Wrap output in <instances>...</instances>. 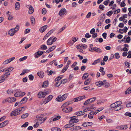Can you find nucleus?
Masks as SVG:
<instances>
[{"mask_svg":"<svg viewBox=\"0 0 131 131\" xmlns=\"http://www.w3.org/2000/svg\"><path fill=\"white\" fill-rule=\"evenodd\" d=\"M10 73L7 72L3 74L0 77V83L4 82L6 78H7L10 75Z\"/></svg>","mask_w":131,"mask_h":131,"instance_id":"f257e3e1","label":"nucleus"},{"mask_svg":"<svg viewBox=\"0 0 131 131\" xmlns=\"http://www.w3.org/2000/svg\"><path fill=\"white\" fill-rule=\"evenodd\" d=\"M72 108L69 106L67 107H64L62 109L63 111L65 113H68L71 112L72 111Z\"/></svg>","mask_w":131,"mask_h":131,"instance_id":"f03ea898","label":"nucleus"},{"mask_svg":"<svg viewBox=\"0 0 131 131\" xmlns=\"http://www.w3.org/2000/svg\"><path fill=\"white\" fill-rule=\"evenodd\" d=\"M16 100V99L15 97H10L6 99L5 101L6 102L12 103L15 102Z\"/></svg>","mask_w":131,"mask_h":131,"instance_id":"7ed1b4c3","label":"nucleus"},{"mask_svg":"<svg viewBox=\"0 0 131 131\" xmlns=\"http://www.w3.org/2000/svg\"><path fill=\"white\" fill-rule=\"evenodd\" d=\"M67 12V10L64 8H62L59 13V15L60 16L64 15Z\"/></svg>","mask_w":131,"mask_h":131,"instance_id":"20e7f679","label":"nucleus"},{"mask_svg":"<svg viewBox=\"0 0 131 131\" xmlns=\"http://www.w3.org/2000/svg\"><path fill=\"white\" fill-rule=\"evenodd\" d=\"M18 112L17 109H15L11 112L10 114V116H15L20 114Z\"/></svg>","mask_w":131,"mask_h":131,"instance_id":"39448f33","label":"nucleus"},{"mask_svg":"<svg viewBox=\"0 0 131 131\" xmlns=\"http://www.w3.org/2000/svg\"><path fill=\"white\" fill-rule=\"evenodd\" d=\"M70 120L69 121L70 123H77L78 122L79 120L78 119H76L74 116L71 117L70 118Z\"/></svg>","mask_w":131,"mask_h":131,"instance_id":"423d86ee","label":"nucleus"},{"mask_svg":"<svg viewBox=\"0 0 131 131\" xmlns=\"http://www.w3.org/2000/svg\"><path fill=\"white\" fill-rule=\"evenodd\" d=\"M93 124V123L91 122H86L83 123L82 126L84 127H86L92 125Z\"/></svg>","mask_w":131,"mask_h":131,"instance_id":"0eeeda50","label":"nucleus"},{"mask_svg":"<svg viewBox=\"0 0 131 131\" xmlns=\"http://www.w3.org/2000/svg\"><path fill=\"white\" fill-rule=\"evenodd\" d=\"M16 32V30H15L13 28H12L9 30L8 34L10 36H13Z\"/></svg>","mask_w":131,"mask_h":131,"instance_id":"6e6552de","label":"nucleus"},{"mask_svg":"<svg viewBox=\"0 0 131 131\" xmlns=\"http://www.w3.org/2000/svg\"><path fill=\"white\" fill-rule=\"evenodd\" d=\"M47 25H45L41 27L39 29V31L41 32H44L47 28Z\"/></svg>","mask_w":131,"mask_h":131,"instance_id":"1a4fd4ad","label":"nucleus"},{"mask_svg":"<svg viewBox=\"0 0 131 131\" xmlns=\"http://www.w3.org/2000/svg\"><path fill=\"white\" fill-rule=\"evenodd\" d=\"M28 99L26 97H25L23 98L19 102V104L20 105L25 103L27 100Z\"/></svg>","mask_w":131,"mask_h":131,"instance_id":"9d476101","label":"nucleus"},{"mask_svg":"<svg viewBox=\"0 0 131 131\" xmlns=\"http://www.w3.org/2000/svg\"><path fill=\"white\" fill-rule=\"evenodd\" d=\"M56 47V46H53L49 48L47 50H46V53H47L51 52L52 51H53L55 48Z\"/></svg>","mask_w":131,"mask_h":131,"instance_id":"9b49d317","label":"nucleus"},{"mask_svg":"<svg viewBox=\"0 0 131 131\" xmlns=\"http://www.w3.org/2000/svg\"><path fill=\"white\" fill-rule=\"evenodd\" d=\"M53 97V96L51 95H49L45 100V104L46 103L51 100Z\"/></svg>","mask_w":131,"mask_h":131,"instance_id":"f8f14e48","label":"nucleus"},{"mask_svg":"<svg viewBox=\"0 0 131 131\" xmlns=\"http://www.w3.org/2000/svg\"><path fill=\"white\" fill-rule=\"evenodd\" d=\"M88 111V110L85 109L83 111H80L76 113V114L78 116H80L84 114L85 112Z\"/></svg>","mask_w":131,"mask_h":131,"instance_id":"ddd939ff","label":"nucleus"},{"mask_svg":"<svg viewBox=\"0 0 131 131\" xmlns=\"http://www.w3.org/2000/svg\"><path fill=\"white\" fill-rule=\"evenodd\" d=\"M29 10L28 11V13L30 14H32L34 12V9L33 7L31 5L29 6Z\"/></svg>","mask_w":131,"mask_h":131,"instance_id":"4468645a","label":"nucleus"},{"mask_svg":"<svg viewBox=\"0 0 131 131\" xmlns=\"http://www.w3.org/2000/svg\"><path fill=\"white\" fill-rule=\"evenodd\" d=\"M38 96L39 98L44 97L45 96L44 92H40L38 93Z\"/></svg>","mask_w":131,"mask_h":131,"instance_id":"2eb2a0df","label":"nucleus"},{"mask_svg":"<svg viewBox=\"0 0 131 131\" xmlns=\"http://www.w3.org/2000/svg\"><path fill=\"white\" fill-rule=\"evenodd\" d=\"M71 103V102H67L64 103L62 106L61 107L63 108L68 107L69 105Z\"/></svg>","mask_w":131,"mask_h":131,"instance_id":"dca6fc26","label":"nucleus"},{"mask_svg":"<svg viewBox=\"0 0 131 131\" xmlns=\"http://www.w3.org/2000/svg\"><path fill=\"white\" fill-rule=\"evenodd\" d=\"M103 82L101 81H99L95 83L96 85L98 86H101L103 85L104 84Z\"/></svg>","mask_w":131,"mask_h":131,"instance_id":"f3484780","label":"nucleus"},{"mask_svg":"<svg viewBox=\"0 0 131 131\" xmlns=\"http://www.w3.org/2000/svg\"><path fill=\"white\" fill-rule=\"evenodd\" d=\"M11 13L9 11L7 12V14L8 16V19L9 20H11L12 19L13 17L10 15Z\"/></svg>","mask_w":131,"mask_h":131,"instance_id":"a211bd4d","label":"nucleus"},{"mask_svg":"<svg viewBox=\"0 0 131 131\" xmlns=\"http://www.w3.org/2000/svg\"><path fill=\"white\" fill-rule=\"evenodd\" d=\"M51 38H49L47 41V44L48 45H52L53 43V42L52 41Z\"/></svg>","mask_w":131,"mask_h":131,"instance_id":"6ab92c4d","label":"nucleus"},{"mask_svg":"<svg viewBox=\"0 0 131 131\" xmlns=\"http://www.w3.org/2000/svg\"><path fill=\"white\" fill-rule=\"evenodd\" d=\"M15 9L17 10H19L20 7V4L19 2H16L15 3Z\"/></svg>","mask_w":131,"mask_h":131,"instance_id":"aec40b11","label":"nucleus"},{"mask_svg":"<svg viewBox=\"0 0 131 131\" xmlns=\"http://www.w3.org/2000/svg\"><path fill=\"white\" fill-rule=\"evenodd\" d=\"M74 125V124L73 123H70V124H69L66 125L65 126V128H70L73 126Z\"/></svg>","mask_w":131,"mask_h":131,"instance_id":"412c9836","label":"nucleus"},{"mask_svg":"<svg viewBox=\"0 0 131 131\" xmlns=\"http://www.w3.org/2000/svg\"><path fill=\"white\" fill-rule=\"evenodd\" d=\"M94 51L98 53H101L102 51L100 49L97 47H94Z\"/></svg>","mask_w":131,"mask_h":131,"instance_id":"4be33fe9","label":"nucleus"},{"mask_svg":"<svg viewBox=\"0 0 131 131\" xmlns=\"http://www.w3.org/2000/svg\"><path fill=\"white\" fill-rule=\"evenodd\" d=\"M118 104H117V102H115L111 104L110 106L112 108H115L117 106H118Z\"/></svg>","mask_w":131,"mask_h":131,"instance_id":"5701e85b","label":"nucleus"},{"mask_svg":"<svg viewBox=\"0 0 131 131\" xmlns=\"http://www.w3.org/2000/svg\"><path fill=\"white\" fill-rule=\"evenodd\" d=\"M48 81H44L42 86V87H47L48 86Z\"/></svg>","mask_w":131,"mask_h":131,"instance_id":"b1692460","label":"nucleus"},{"mask_svg":"<svg viewBox=\"0 0 131 131\" xmlns=\"http://www.w3.org/2000/svg\"><path fill=\"white\" fill-rule=\"evenodd\" d=\"M63 98L62 97V96L61 95H59L58 97L56 99V100L58 102H61L62 101H61V100H62Z\"/></svg>","mask_w":131,"mask_h":131,"instance_id":"393cba45","label":"nucleus"},{"mask_svg":"<svg viewBox=\"0 0 131 131\" xmlns=\"http://www.w3.org/2000/svg\"><path fill=\"white\" fill-rule=\"evenodd\" d=\"M89 74L88 73H85L83 74L82 76V79L84 80L86 79L88 77Z\"/></svg>","mask_w":131,"mask_h":131,"instance_id":"a878e982","label":"nucleus"},{"mask_svg":"<svg viewBox=\"0 0 131 131\" xmlns=\"http://www.w3.org/2000/svg\"><path fill=\"white\" fill-rule=\"evenodd\" d=\"M69 67V66L68 65H66L64 67L62 70L61 71V72L62 73H63Z\"/></svg>","mask_w":131,"mask_h":131,"instance_id":"bb28decb","label":"nucleus"},{"mask_svg":"<svg viewBox=\"0 0 131 131\" xmlns=\"http://www.w3.org/2000/svg\"><path fill=\"white\" fill-rule=\"evenodd\" d=\"M81 127L80 126H74L73 127V130L76 131L81 129Z\"/></svg>","mask_w":131,"mask_h":131,"instance_id":"cd10ccee","label":"nucleus"},{"mask_svg":"<svg viewBox=\"0 0 131 131\" xmlns=\"http://www.w3.org/2000/svg\"><path fill=\"white\" fill-rule=\"evenodd\" d=\"M131 92V86L128 88L125 91V94H128Z\"/></svg>","mask_w":131,"mask_h":131,"instance_id":"c85d7f7f","label":"nucleus"},{"mask_svg":"<svg viewBox=\"0 0 131 131\" xmlns=\"http://www.w3.org/2000/svg\"><path fill=\"white\" fill-rule=\"evenodd\" d=\"M105 15L104 14H101L100 15V20H102V21H103L105 19Z\"/></svg>","mask_w":131,"mask_h":131,"instance_id":"c756f323","label":"nucleus"},{"mask_svg":"<svg viewBox=\"0 0 131 131\" xmlns=\"http://www.w3.org/2000/svg\"><path fill=\"white\" fill-rule=\"evenodd\" d=\"M52 131H61L60 129L58 127H54L51 128Z\"/></svg>","mask_w":131,"mask_h":131,"instance_id":"7c9ffc66","label":"nucleus"},{"mask_svg":"<svg viewBox=\"0 0 131 131\" xmlns=\"http://www.w3.org/2000/svg\"><path fill=\"white\" fill-rule=\"evenodd\" d=\"M91 79H90L88 78L84 82L85 85H88L89 84L90 82Z\"/></svg>","mask_w":131,"mask_h":131,"instance_id":"2f4dec72","label":"nucleus"},{"mask_svg":"<svg viewBox=\"0 0 131 131\" xmlns=\"http://www.w3.org/2000/svg\"><path fill=\"white\" fill-rule=\"evenodd\" d=\"M92 112H91L88 114V117L90 119H92L93 117V115L92 113Z\"/></svg>","mask_w":131,"mask_h":131,"instance_id":"473e14b6","label":"nucleus"},{"mask_svg":"<svg viewBox=\"0 0 131 131\" xmlns=\"http://www.w3.org/2000/svg\"><path fill=\"white\" fill-rule=\"evenodd\" d=\"M8 121L7 120H6L1 123L2 126H3V127L5 126L8 124Z\"/></svg>","mask_w":131,"mask_h":131,"instance_id":"72a5a7b5","label":"nucleus"},{"mask_svg":"<svg viewBox=\"0 0 131 131\" xmlns=\"http://www.w3.org/2000/svg\"><path fill=\"white\" fill-rule=\"evenodd\" d=\"M68 94L66 93L62 96V97L63 98L62 99V100H61V101H63V100L66 99L68 96Z\"/></svg>","mask_w":131,"mask_h":131,"instance_id":"f704fd0d","label":"nucleus"},{"mask_svg":"<svg viewBox=\"0 0 131 131\" xmlns=\"http://www.w3.org/2000/svg\"><path fill=\"white\" fill-rule=\"evenodd\" d=\"M100 59H98L97 60H95L94 62L92 64V65H95L100 62Z\"/></svg>","mask_w":131,"mask_h":131,"instance_id":"c9c22d12","label":"nucleus"},{"mask_svg":"<svg viewBox=\"0 0 131 131\" xmlns=\"http://www.w3.org/2000/svg\"><path fill=\"white\" fill-rule=\"evenodd\" d=\"M42 123V122H37L36 124L34 125V128L37 127L38 126L39 124H40Z\"/></svg>","mask_w":131,"mask_h":131,"instance_id":"e433bc0d","label":"nucleus"},{"mask_svg":"<svg viewBox=\"0 0 131 131\" xmlns=\"http://www.w3.org/2000/svg\"><path fill=\"white\" fill-rule=\"evenodd\" d=\"M61 118V117L60 116H58L54 118L53 119V121H55L59 119H60Z\"/></svg>","mask_w":131,"mask_h":131,"instance_id":"4c0bfd02","label":"nucleus"},{"mask_svg":"<svg viewBox=\"0 0 131 131\" xmlns=\"http://www.w3.org/2000/svg\"><path fill=\"white\" fill-rule=\"evenodd\" d=\"M79 46L81 48H83L84 49H86L87 47V46L84 44H80L79 45Z\"/></svg>","mask_w":131,"mask_h":131,"instance_id":"58836bf2","label":"nucleus"},{"mask_svg":"<svg viewBox=\"0 0 131 131\" xmlns=\"http://www.w3.org/2000/svg\"><path fill=\"white\" fill-rule=\"evenodd\" d=\"M20 94H21V91H18L14 94V96L16 97L20 96Z\"/></svg>","mask_w":131,"mask_h":131,"instance_id":"ea45409f","label":"nucleus"},{"mask_svg":"<svg viewBox=\"0 0 131 131\" xmlns=\"http://www.w3.org/2000/svg\"><path fill=\"white\" fill-rule=\"evenodd\" d=\"M28 113L24 114L22 115L21 118H25L28 117Z\"/></svg>","mask_w":131,"mask_h":131,"instance_id":"a19ab883","label":"nucleus"},{"mask_svg":"<svg viewBox=\"0 0 131 131\" xmlns=\"http://www.w3.org/2000/svg\"><path fill=\"white\" fill-rule=\"evenodd\" d=\"M40 48L41 49L44 50H45L47 48V46L44 44L41 46Z\"/></svg>","mask_w":131,"mask_h":131,"instance_id":"79ce46f5","label":"nucleus"},{"mask_svg":"<svg viewBox=\"0 0 131 131\" xmlns=\"http://www.w3.org/2000/svg\"><path fill=\"white\" fill-rule=\"evenodd\" d=\"M30 19L31 23L32 25L34 24L35 23V19L33 17H30Z\"/></svg>","mask_w":131,"mask_h":131,"instance_id":"37998d69","label":"nucleus"},{"mask_svg":"<svg viewBox=\"0 0 131 131\" xmlns=\"http://www.w3.org/2000/svg\"><path fill=\"white\" fill-rule=\"evenodd\" d=\"M96 99L95 97H93L89 99L90 103H91L94 102Z\"/></svg>","mask_w":131,"mask_h":131,"instance_id":"c03bdc74","label":"nucleus"},{"mask_svg":"<svg viewBox=\"0 0 131 131\" xmlns=\"http://www.w3.org/2000/svg\"><path fill=\"white\" fill-rule=\"evenodd\" d=\"M85 97V96L83 95L78 97L79 101L84 99Z\"/></svg>","mask_w":131,"mask_h":131,"instance_id":"a18cd8bd","label":"nucleus"},{"mask_svg":"<svg viewBox=\"0 0 131 131\" xmlns=\"http://www.w3.org/2000/svg\"><path fill=\"white\" fill-rule=\"evenodd\" d=\"M37 74L40 78H42L43 77V73L42 72H40L37 73Z\"/></svg>","mask_w":131,"mask_h":131,"instance_id":"49530a36","label":"nucleus"},{"mask_svg":"<svg viewBox=\"0 0 131 131\" xmlns=\"http://www.w3.org/2000/svg\"><path fill=\"white\" fill-rule=\"evenodd\" d=\"M66 25L62 27L58 31V33H59L63 30L65 29L66 28Z\"/></svg>","mask_w":131,"mask_h":131,"instance_id":"de8ad7c7","label":"nucleus"},{"mask_svg":"<svg viewBox=\"0 0 131 131\" xmlns=\"http://www.w3.org/2000/svg\"><path fill=\"white\" fill-rule=\"evenodd\" d=\"M114 56L115 58L117 59H119L120 58V56L119 53L117 52L114 54Z\"/></svg>","mask_w":131,"mask_h":131,"instance_id":"09e8293b","label":"nucleus"},{"mask_svg":"<svg viewBox=\"0 0 131 131\" xmlns=\"http://www.w3.org/2000/svg\"><path fill=\"white\" fill-rule=\"evenodd\" d=\"M107 122L109 123H111L113 122V121L111 119L107 118L106 119Z\"/></svg>","mask_w":131,"mask_h":131,"instance_id":"8fccbe9b","label":"nucleus"},{"mask_svg":"<svg viewBox=\"0 0 131 131\" xmlns=\"http://www.w3.org/2000/svg\"><path fill=\"white\" fill-rule=\"evenodd\" d=\"M130 41V37L128 36L126 38L125 41V43H129Z\"/></svg>","mask_w":131,"mask_h":131,"instance_id":"3c124183","label":"nucleus"},{"mask_svg":"<svg viewBox=\"0 0 131 131\" xmlns=\"http://www.w3.org/2000/svg\"><path fill=\"white\" fill-rule=\"evenodd\" d=\"M68 80L67 79H64L61 80V84H64L67 82Z\"/></svg>","mask_w":131,"mask_h":131,"instance_id":"603ef678","label":"nucleus"},{"mask_svg":"<svg viewBox=\"0 0 131 131\" xmlns=\"http://www.w3.org/2000/svg\"><path fill=\"white\" fill-rule=\"evenodd\" d=\"M113 13V12L112 11H110L107 13H106V15L109 17H110L112 14Z\"/></svg>","mask_w":131,"mask_h":131,"instance_id":"864d4df0","label":"nucleus"},{"mask_svg":"<svg viewBox=\"0 0 131 131\" xmlns=\"http://www.w3.org/2000/svg\"><path fill=\"white\" fill-rule=\"evenodd\" d=\"M7 92L8 94H11L13 93V91L12 90H7Z\"/></svg>","mask_w":131,"mask_h":131,"instance_id":"5fc2aeb1","label":"nucleus"},{"mask_svg":"<svg viewBox=\"0 0 131 131\" xmlns=\"http://www.w3.org/2000/svg\"><path fill=\"white\" fill-rule=\"evenodd\" d=\"M45 94V95L48 94L50 92V91L48 89H46V90H45L44 91V92Z\"/></svg>","mask_w":131,"mask_h":131,"instance_id":"6e6d98bb","label":"nucleus"},{"mask_svg":"<svg viewBox=\"0 0 131 131\" xmlns=\"http://www.w3.org/2000/svg\"><path fill=\"white\" fill-rule=\"evenodd\" d=\"M28 122H26L24 124L21 125V127H26L28 125Z\"/></svg>","mask_w":131,"mask_h":131,"instance_id":"4d7b16f0","label":"nucleus"},{"mask_svg":"<svg viewBox=\"0 0 131 131\" xmlns=\"http://www.w3.org/2000/svg\"><path fill=\"white\" fill-rule=\"evenodd\" d=\"M28 77L30 80H32L34 78L32 74L29 75L28 76Z\"/></svg>","mask_w":131,"mask_h":131,"instance_id":"13d9d810","label":"nucleus"},{"mask_svg":"<svg viewBox=\"0 0 131 131\" xmlns=\"http://www.w3.org/2000/svg\"><path fill=\"white\" fill-rule=\"evenodd\" d=\"M19 26L18 25H17L16 27L14 28H13V29L15 30H16V32L17 31H18L19 29Z\"/></svg>","mask_w":131,"mask_h":131,"instance_id":"bf43d9fd","label":"nucleus"},{"mask_svg":"<svg viewBox=\"0 0 131 131\" xmlns=\"http://www.w3.org/2000/svg\"><path fill=\"white\" fill-rule=\"evenodd\" d=\"M27 58L26 56H24L22 58H20L19 59V61H21L26 60Z\"/></svg>","mask_w":131,"mask_h":131,"instance_id":"052dcab7","label":"nucleus"},{"mask_svg":"<svg viewBox=\"0 0 131 131\" xmlns=\"http://www.w3.org/2000/svg\"><path fill=\"white\" fill-rule=\"evenodd\" d=\"M104 7L105 6H104L102 4L100 5L99 6V8L100 9H102V10H103L104 8Z\"/></svg>","mask_w":131,"mask_h":131,"instance_id":"680f3d73","label":"nucleus"},{"mask_svg":"<svg viewBox=\"0 0 131 131\" xmlns=\"http://www.w3.org/2000/svg\"><path fill=\"white\" fill-rule=\"evenodd\" d=\"M56 29L55 28L52 29L50 31H49L48 33L50 35H51L52 33H53V32H54L55 30Z\"/></svg>","mask_w":131,"mask_h":131,"instance_id":"e2e57ef3","label":"nucleus"},{"mask_svg":"<svg viewBox=\"0 0 131 131\" xmlns=\"http://www.w3.org/2000/svg\"><path fill=\"white\" fill-rule=\"evenodd\" d=\"M30 30L29 29H26L24 31V33L25 34H27L30 31Z\"/></svg>","mask_w":131,"mask_h":131,"instance_id":"0e129e2a","label":"nucleus"},{"mask_svg":"<svg viewBox=\"0 0 131 131\" xmlns=\"http://www.w3.org/2000/svg\"><path fill=\"white\" fill-rule=\"evenodd\" d=\"M61 84V82H60L59 81H58L55 84V85L56 87H57L59 86Z\"/></svg>","mask_w":131,"mask_h":131,"instance_id":"69168bd1","label":"nucleus"},{"mask_svg":"<svg viewBox=\"0 0 131 131\" xmlns=\"http://www.w3.org/2000/svg\"><path fill=\"white\" fill-rule=\"evenodd\" d=\"M125 114L126 116H128L131 117V113L130 112H126Z\"/></svg>","mask_w":131,"mask_h":131,"instance_id":"338daca9","label":"nucleus"},{"mask_svg":"<svg viewBox=\"0 0 131 131\" xmlns=\"http://www.w3.org/2000/svg\"><path fill=\"white\" fill-rule=\"evenodd\" d=\"M128 55L127 57L128 58H131V51H129L128 52Z\"/></svg>","mask_w":131,"mask_h":131,"instance_id":"774afa93","label":"nucleus"}]
</instances>
